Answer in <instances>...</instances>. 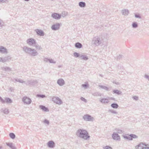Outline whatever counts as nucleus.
I'll list each match as a JSON object with an SVG mask.
<instances>
[{
	"mask_svg": "<svg viewBox=\"0 0 149 149\" xmlns=\"http://www.w3.org/2000/svg\"><path fill=\"white\" fill-rule=\"evenodd\" d=\"M75 46L77 48H81L82 47V45L80 43L78 42L75 44Z\"/></svg>",
	"mask_w": 149,
	"mask_h": 149,
	"instance_id": "393cba45",
	"label": "nucleus"
},
{
	"mask_svg": "<svg viewBox=\"0 0 149 149\" xmlns=\"http://www.w3.org/2000/svg\"><path fill=\"white\" fill-rule=\"evenodd\" d=\"M2 147L1 146H0V149H2Z\"/></svg>",
	"mask_w": 149,
	"mask_h": 149,
	"instance_id": "69168bd1",
	"label": "nucleus"
},
{
	"mask_svg": "<svg viewBox=\"0 0 149 149\" xmlns=\"http://www.w3.org/2000/svg\"><path fill=\"white\" fill-rule=\"evenodd\" d=\"M39 107L40 109H42L43 111L45 112H48L49 111V110L48 108L44 106L40 105L39 106Z\"/></svg>",
	"mask_w": 149,
	"mask_h": 149,
	"instance_id": "6ab92c4d",
	"label": "nucleus"
},
{
	"mask_svg": "<svg viewBox=\"0 0 149 149\" xmlns=\"http://www.w3.org/2000/svg\"><path fill=\"white\" fill-rule=\"evenodd\" d=\"M112 107L114 109H117L119 107L118 104L116 103H113L111 104Z\"/></svg>",
	"mask_w": 149,
	"mask_h": 149,
	"instance_id": "bb28decb",
	"label": "nucleus"
},
{
	"mask_svg": "<svg viewBox=\"0 0 149 149\" xmlns=\"http://www.w3.org/2000/svg\"><path fill=\"white\" fill-rule=\"evenodd\" d=\"M145 78H146L148 79V80L149 81V76L148 75L146 74L145 75Z\"/></svg>",
	"mask_w": 149,
	"mask_h": 149,
	"instance_id": "864d4df0",
	"label": "nucleus"
},
{
	"mask_svg": "<svg viewBox=\"0 0 149 149\" xmlns=\"http://www.w3.org/2000/svg\"><path fill=\"white\" fill-rule=\"evenodd\" d=\"M0 62H3V58L0 57Z\"/></svg>",
	"mask_w": 149,
	"mask_h": 149,
	"instance_id": "680f3d73",
	"label": "nucleus"
},
{
	"mask_svg": "<svg viewBox=\"0 0 149 149\" xmlns=\"http://www.w3.org/2000/svg\"><path fill=\"white\" fill-rule=\"evenodd\" d=\"M57 84L60 86H63L65 84V82L63 79L61 78L57 80Z\"/></svg>",
	"mask_w": 149,
	"mask_h": 149,
	"instance_id": "2eb2a0df",
	"label": "nucleus"
},
{
	"mask_svg": "<svg viewBox=\"0 0 149 149\" xmlns=\"http://www.w3.org/2000/svg\"><path fill=\"white\" fill-rule=\"evenodd\" d=\"M35 31L38 36H43L45 35L44 32L41 30L36 29L35 30Z\"/></svg>",
	"mask_w": 149,
	"mask_h": 149,
	"instance_id": "ddd939ff",
	"label": "nucleus"
},
{
	"mask_svg": "<svg viewBox=\"0 0 149 149\" xmlns=\"http://www.w3.org/2000/svg\"><path fill=\"white\" fill-rule=\"evenodd\" d=\"M80 99L82 101H84L85 102H87L86 100L84 98L81 97Z\"/></svg>",
	"mask_w": 149,
	"mask_h": 149,
	"instance_id": "603ef678",
	"label": "nucleus"
},
{
	"mask_svg": "<svg viewBox=\"0 0 149 149\" xmlns=\"http://www.w3.org/2000/svg\"><path fill=\"white\" fill-rule=\"evenodd\" d=\"M104 149H113L110 146H106L103 147Z\"/></svg>",
	"mask_w": 149,
	"mask_h": 149,
	"instance_id": "37998d69",
	"label": "nucleus"
},
{
	"mask_svg": "<svg viewBox=\"0 0 149 149\" xmlns=\"http://www.w3.org/2000/svg\"><path fill=\"white\" fill-rule=\"evenodd\" d=\"M112 137L114 140L120 141V136L116 133L113 132L112 135Z\"/></svg>",
	"mask_w": 149,
	"mask_h": 149,
	"instance_id": "6e6552de",
	"label": "nucleus"
},
{
	"mask_svg": "<svg viewBox=\"0 0 149 149\" xmlns=\"http://www.w3.org/2000/svg\"><path fill=\"white\" fill-rule=\"evenodd\" d=\"M121 12L123 15H127L129 13V11L127 9H125L123 10Z\"/></svg>",
	"mask_w": 149,
	"mask_h": 149,
	"instance_id": "412c9836",
	"label": "nucleus"
},
{
	"mask_svg": "<svg viewBox=\"0 0 149 149\" xmlns=\"http://www.w3.org/2000/svg\"><path fill=\"white\" fill-rule=\"evenodd\" d=\"M45 61H49L50 63H55L56 62V61H54V60L52 59H49L48 58H45Z\"/></svg>",
	"mask_w": 149,
	"mask_h": 149,
	"instance_id": "2f4dec72",
	"label": "nucleus"
},
{
	"mask_svg": "<svg viewBox=\"0 0 149 149\" xmlns=\"http://www.w3.org/2000/svg\"><path fill=\"white\" fill-rule=\"evenodd\" d=\"M132 27L133 28H136L138 27V24L136 22H134L132 24Z\"/></svg>",
	"mask_w": 149,
	"mask_h": 149,
	"instance_id": "c85d7f7f",
	"label": "nucleus"
},
{
	"mask_svg": "<svg viewBox=\"0 0 149 149\" xmlns=\"http://www.w3.org/2000/svg\"><path fill=\"white\" fill-rule=\"evenodd\" d=\"M2 69L3 70L5 71H10L11 69L8 67H3L2 68Z\"/></svg>",
	"mask_w": 149,
	"mask_h": 149,
	"instance_id": "c756f323",
	"label": "nucleus"
},
{
	"mask_svg": "<svg viewBox=\"0 0 149 149\" xmlns=\"http://www.w3.org/2000/svg\"><path fill=\"white\" fill-rule=\"evenodd\" d=\"M110 99L112 100H116L115 98L114 97H111L110 98Z\"/></svg>",
	"mask_w": 149,
	"mask_h": 149,
	"instance_id": "052dcab7",
	"label": "nucleus"
},
{
	"mask_svg": "<svg viewBox=\"0 0 149 149\" xmlns=\"http://www.w3.org/2000/svg\"><path fill=\"white\" fill-rule=\"evenodd\" d=\"M6 144L12 149H17L16 147L13 145L12 143H6Z\"/></svg>",
	"mask_w": 149,
	"mask_h": 149,
	"instance_id": "a211bd4d",
	"label": "nucleus"
},
{
	"mask_svg": "<svg viewBox=\"0 0 149 149\" xmlns=\"http://www.w3.org/2000/svg\"><path fill=\"white\" fill-rule=\"evenodd\" d=\"M35 45H34V46H35L36 48L37 49H38V50H40L42 49V48L40 46H39L38 44H35Z\"/></svg>",
	"mask_w": 149,
	"mask_h": 149,
	"instance_id": "58836bf2",
	"label": "nucleus"
},
{
	"mask_svg": "<svg viewBox=\"0 0 149 149\" xmlns=\"http://www.w3.org/2000/svg\"><path fill=\"white\" fill-rule=\"evenodd\" d=\"M3 24V22L2 20L0 19V26H2Z\"/></svg>",
	"mask_w": 149,
	"mask_h": 149,
	"instance_id": "4d7b16f0",
	"label": "nucleus"
},
{
	"mask_svg": "<svg viewBox=\"0 0 149 149\" xmlns=\"http://www.w3.org/2000/svg\"><path fill=\"white\" fill-rule=\"evenodd\" d=\"M143 146H144V143H140L139 144L136 146L135 149H142Z\"/></svg>",
	"mask_w": 149,
	"mask_h": 149,
	"instance_id": "4be33fe9",
	"label": "nucleus"
},
{
	"mask_svg": "<svg viewBox=\"0 0 149 149\" xmlns=\"http://www.w3.org/2000/svg\"><path fill=\"white\" fill-rule=\"evenodd\" d=\"M76 134L77 136L85 140H89L90 137L88 132L85 130L79 129L77 131Z\"/></svg>",
	"mask_w": 149,
	"mask_h": 149,
	"instance_id": "f257e3e1",
	"label": "nucleus"
},
{
	"mask_svg": "<svg viewBox=\"0 0 149 149\" xmlns=\"http://www.w3.org/2000/svg\"><path fill=\"white\" fill-rule=\"evenodd\" d=\"M10 90L11 91H12V89H13V88H10Z\"/></svg>",
	"mask_w": 149,
	"mask_h": 149,
	"instance_id": "0e129e2a",
	"label": "nucleus"
},
{
	"mask_svg": "<svg viewBox=\"0 0 149 149\" xmlns=\"http://www.w3.org/2000/svg\"><path fill=\"white\" fill-rule=\"evenodd\" d=\"M133 99L135 100H137L139 99V97L136 96H135L132 97Z\"/></svg>",
	"mask_w": 149,
	"mask_h": 149,
	"instance_id": "49530a36",
	"label": "nucleus"
},
{
	"mask_svg": "<svg viewBox=\"0 0 149 149\" xmlns=\"http://www.w3.org/2000/svg\"><path fill=\"white\" fill-rule=\"evenodd\" d=\"M73 54L74 56L76 58H77L79 57H80V56L79 54L77 52H74Z\"/></svg>",
	"mask_w": 149,
	"mask_h": 149,
	"instance_id": "e433bc0d",
	"label": "nucleus"
},
{
	"mask_svg": "<svg viewBox=\"0 0 149 149\" xmlns=\"http://www.w3.org/2000/svg\"><path fill=\"white\" fill-rule=\"evenodd\" d=\"M144 146H145L146 147H149V145L147 144H146L145 143H144Z\"/></svg>",
	"mask_w": 149,
	"mask_h": 149,
	"instance_id": "13d9d810",
	"label": "nucleus"
},
{
	"mask_svg": "<svg viewBox=\"0 0 149 149\" xmlns=\"http://www.w3.org/2000/svg\"><path fill=\"white\" fill-rule=\"evenodd\" d=\"M92 95L94 96L100 95V94L98 92H95L92 93Z\"/></svg>",
	"mask_w": 149,
	"mask_h": 149,
	"instance_id": "79ce46f5",
	"label": "nucleus"
},
{
	"mask_svg": "<svg viewBox=\"0 0 149 149\" xmlns=\"http://www.w3.org/2000/svg\"><path fill=\"white\" fill-rule=\"evenodd\" d=\"M3 112L4 114H7L9 113V111L8 109L5 108L3 110Z\"/></svg>",
	"mask_w": 149,
	"mask_h": 149,
	"instance_id": "4c0bfd02",
	"label": "nucleus"
},
{
	"mask_svg": "<svg viewBox=\"0 0 149 149\" xmlns=\"http://www.w3.org/2000/svg\"><path fill=\"white\" fill-rule=\"evenodd\" d=\"M82 87H84L85 88H87L89 87V84L88 83L82 84Z\"/></svg>",
	"mask_w": 149,
	"mask_h": 149,
	"instance_id": "a19ab883",
	"label": "nucleus"
},
{
	"mask_svg": "<svg viewBox=\"0 0 149 149\" xmlns=\"http://www.w3.org/2000/svg\"><path fill=\"white\" fill-rule=\"evenodd\" d=\"M128 136L127 135H123V137L125 139L130 140H132L133 139L137 138L138 136L136 135L133 134H131L130 135L127 134Z\"/></svg>",
	"mask_w": 149,
	"mask_h": 149,
	"instance_id": "20e7f679",
	"label": "nucleus"
},
{
	"mask_svg": "<svg viewBox=\"0 0 149 149\" xmlns=\"http://www.w3.org/2000/svg\"><path fill=\"white\" fill-rule=\"evenodd\" d=\"M15 79L16 81L19 82V83H23L25 82V81L22 79Z\"/></svg>",
	"mask_w": 149,
	"mask_h": 149,
	"instance_id": "c9c22d12",
	"label": "nucleus"
},
{
	"mask_svg": "<svg viewBox=\"0 0 149 149\" xmlns=\"http://www.w3.org/2000/svg\"><path fill=\"white\" fill-rule=\"evenodd\" d=\"M135 17L136 18H139L141 19V17L140 16L139 14H135Z\"/></svg>",
	"mask_w": 149,
	"mask_h": 149,
	"instance_id": "a18cd8bd",
	"label": "nucleus"
},
{
	"mask_svg": "<svg viewBox=\"0 0 149 149\" xmlns=\"http://www.w3.org/2000/svg\"><path fill=\"white\" fill-rule=\"evenodd\" d=\"M142 149H149V147H146L144 146H143Z\"/></svg>",
	"mask_w": 149,
	"mask_h": 149,
	"instance_id": "bf43d9fd",
	"label": "nucleus"
},
{
	"mask_svg": "<svg viewBox=\"0 0 149 149\" xmlns=\"http://www.w3.org/2000/svg\"><path fill=\"white\" fill-rule=\"evenodd\" d=\"M51 17L56 19H59L61 17V15L57 13H53L51 15Z\"/></svg>",
	"mask_w": 149,
	"mask_h": 149,
	"instance_id": "0eeeda50",
	"label": "nucleus"
},
{
	"mask_svg": "<svg viewBox=\"0 0 149 149\" xmlns=\"http://www.w3.org/2000/svg\"><path fill=\"white\" fill-rule=\"evenodd\" d=\"M5 102L7 103H10L12 102V100L9 98H5Z\"/></svg>",
	"mask_w": 149,
	"mask_h": 149,
	"instance_id": "7c9ffc66",
	"label": "nucleus"
},
{
	"mask_svg": "<svg viewBox=\"0 0 149 149\" xmlns=\"http://www.w3.org/2000/svg\"><path fill=\"white\" fill-rule=\"evenodd\" d=\"M113 94H116L118 95H122V92L118 89L114 90L113 91Z\"/></svg>",
	"mask_w": 149,
	"mask_h": 149,
	"instance_id": "5701e85b",
	"label": "nucleus"
},
{
	"mask_svg": "<svg viewBox=\"0 0 149 149\" xmlns=\"http://www.w3.org/2000/svg\"><path fill=\"white\" fill-rule=\"evenodd\" d=\"M60 26V24L57 23L53 25L52 26L51 28L52 30L56 31L59 29Z\"/></svg>",
	"mask_w": 149,
	"mask_h": 149,
	"instance_id": "9b49d317",
	"label": "nucleus"
},
{
	"mask_svg": "<svg viewBox=\"0 0 149 149\" xmlns=\"http://www.w3.org/2000/svg\"><path fill=\"white\" fill-rule=\"evenodd\" d=\"M52 100L56 104H60L62 103V100L58 97H54L52 98Z\"/></svg>",
	"mask_w": 149,
	"mask_h": 149,
	"instance_id": "1a4fd4ad",
	"label": "nucleus"
},
{
	"mask_svg": "<svg viewBox=\"0 0 149 149\" xmlns=\"http://www.w3.org/2000/svg\"><path fill=\"white\" fill-rule=\"evenodd\" d=\"M102 40L103 39L101 36H95L93 38L92 43L93 45L97 46L102 44Z\"/></svg>",
	"mask_w": 149,
	"mask_h": 149,
	"instance_id": "7ed1b4c3",
	"label": "nucleus"
},
{
	"mask_svg": "<svg viewBox=\"0 0 149 149\" xmlns=\"http://www.w3.org/2000/svg\"><path fill=\"white\" fill-rule=\"evenodd\" d=\"M38 81L36 80H31L28 81L27 83L29 84H30L31 85H35L37 84L38 83Z\"/></svg>",
	"mask_w": 149,
	"mask_h": 149,
	"instance_id": "dca6fc26",
	"label": "nucleus"
},
{
	"mask_svg": "<svg viewBox=\"0 0 149 149\" xmlns=\"http://www.w3.org/2000/svg\"><path fill=\"white\" fill-rule=\"evenodd\" d=\"M115 130L117 131L116 133L117 134H121L123 132V131L119 128H116Z\"/></svg>",
	"mask_w": 149,
	"mask_h": 149,
	"instance_id": "473e14b6",
	"label": "nucleus"
},
{
	"mask_svg": "<svg viewBox=\"0 0 149 149\" xmlns=\"http://www.w3.org/2000/svg\"><path fill=\"white\" fill-rule=\"evenodd\" d=\"M80 57L81 58V59H83L85 61L88 60V56L84 55H80Z\"/></svg>",
	"mask_w": 149,
	"mask_h": 149,
	"instance_id": "a878e982",
	"label": "nucleus"
},
{
	"mask_svg": "<svg viewBox=\"0 0 149 149\" xmlns=\"http://www.w3.org/2000/svg\"><path fill=\"white\" fill-rule=\"evenodd\" d=\"M0 52L2 54H7L8 53L7 49L4 47L0 46Z\"/></svg>",
	"mask_w": 149,
	"mask_h": 149,
	"instance_id": "f8f14e48",
	"label": "nucleus"
},
{
	"mask_svg": "<svg viewBox=\"0 0 149 149\" xmlns=\"http://www.w3.org/2000/svg\"><path fill=\"white\" fill-rule=\"evenodd\" d=\"M0 101L2 103H4L5 102V100H4L0 96Z\"/></svg>",
	"mask_w": 149,
	"mask_h": 149,
	"instance_id": "09e8293b",
	"label": "nucleus"
},
{
	"mask_svg": "<svg viewBox=\"0 0 149 149\" xmlns=\"http://www.w3.org/2000/svg\"><path fill=\"white\" fill-rule=\"evenodd\" d=\"M79 5L81 7H85L86 4L85 2L81 1L79 3Z\"/></svg>",
	"mask_w": 149,
	"mask_h": 149,
	"instance_id": "cd10ccee",
	"label": "nucleus"
},
{
	"mask_svg": "<svg viewBox=\"0 0 149 149\" xmlns=\"http://www.w3.org/2000/svg\"><path fill=\"white\" fill-rule=\"evenodd\" d=\"M0 101L2 103H4L5 102V100H4L0 96Z\"/></svg>",
	"mask_w": 149,
	"mask_h": 149,
	"instance_id": "8fccbe9b",
	"label": "nucleus"
},
{
	"mask_svg": "<svg viewBox=\"0 0 149 149\" xmlns=\"http://www.w3.org/2000/svg\"><path fill=\"white\" fill-rule=\"evenodd\" d=\"M9 136L10 138L12 139H14L15 138V135L13 133H10L9 134Z\"/></svg>",
	"mask_w": 149,
	"mask_h": 149,
	"instance_id": "72a5a7b5",
	"label": "nucleus"
},
{
	"mask_svg": "<svg viewBox=\"0 0 149 149\" xmlns=\"http://www.w3.org/2000/svg\"><path fill=\"white\" fill-rule=\"evenodd\" d=\"M22 100L24 103L26 104H30L31 102V100L27 97H23L22 99Z\"/></svg>",
	"mask_w": 149,
	"mask_h": 149,
	"instance_id": "9d476101",
	"label": "nucleus"
},
{
	"mask_svg": "<svg viewBox=\"0 0 149 149\" xmlns=\"http://www.w3.org/2000/svg\"><path fill=\"white\" fill-rule=\"evenodd\" d=\"M25 1H30V0H24Z\"/></svg>",
	"mask_w": 149,
	"mask_h": 149,
	"instance_id": "338daca9",
	"label": "nucleus"
},
{
	"mask_svg": "<svg viewBox=\"0 0 149 149\" xmlns=\"http://www.w3.org/2000/svg\"><path fill=\"white\" fill-rule=\"evenodd\" d=\"M36 96L37 97H40L41 98H43L46 97L45 95L41 94H37Z\"/></svg>",
	"mask_w": 149,
	"mask_h": 149,
	"instance_id": "f704fd0d",
	"label": "nucleus"
},
{
	"mask_svg": "<svg viewBox=\"0 0 149 149\" xmlns=\"http://www.w3.org/2000/svg\"><path fill=\"white\" fill-rule=\"evenodd\" d=\"M23 50L25 53L31 56H35L38 54V53L35 49L26 46L23 47Z\"/></svg>",
	"mask_w": 149,
	"mask_h": 149,
	"instance_id": "f03ea898",
	"label": "nucleus"
},
{
	"mask_svg": "<svg viewBox=\"0 0 149 149\" xmlns=\"http://www.w3.org/2000/svg\"><path fill=\"white\" fill-rule=\"evenodd\" d=\"M113 83L116 85H119L120 83L118 82H116L115 80H113L112 81Z\"/></svg>",
	"mask_w": 149,
	"mask_h": 149,
	"instance_id": "3c124183",
	"label": "nucleus"
},
{
	"mask_svg": "<svg viewBox=\"0 0 149 149\" xmlns=\"http://www.w3.org/2000/svg\"><path fill=\"white\" fill-rule=\"evenodd\" d=\"M109 111L111 112V113H115L116 114H118V112H116V111L112 110H109Z\"/></svg>",
	"mask_w": 149,
	"mask_h": 149,
	"instance_id": "c03bdc74",
	"label": "nucleus"
},
{
	"mask_svg": "<svg viewBox=\"0 0 149 149\" xmlns=\"http://www.w3.org/2000/svg\"><path fill=\"white\" fill-rule=\"evenodd\" d=\"M100 101L101 103L104 104L107 103L109 102L108 100L107 99L105 98L102 99Z\"/></svg>",
	"mask_w": 149,
	"mask_h": 149,
	"instance_id": "b1692460",
	"label": "nucleus"
},
{
	"mask_svg": "<svg viewBox=\"0 0 149 149\" xmlns=\"http://www.w3.org/2000/svg\"><path fill=\"white\" fill-rule=\"evenodd\" d=\"M47 146L49 148H53L55 146V143L52 141H49L47 143Z\"/></svg>",
	"mask_w": 149,
	"mask_h": 149,
	"instance_id": "4468645a",
	"label": "nucleus"
},
{
	"mask_svg": "<svg viewBox=\"0 0 149 149\" xmlns=\"http://www.w3.org/2000/svg\"><path fill=\"white\" fill-rule=\"evenodd\" d=\"M11 57L10 56H7L4 58H3V63H4L6 61H9L11 60Z\"/></svg>",
	"mask_w": 149,
	"mask_h": 149,
	"instance_id": "aec40b11",
	"label": "nucleus"
},
{
	"mask_svg": "<svg viewBox=\"0 0 149 149\" xmlns=\"http://www.w3.org/2000/svg\"><path fill=\"white\" fill-rule=\"evenodd\" d=\"M67 12H65V11L63 12L62 13V15H61V16H62V17H64L67 15Z\"/></svg>",
	"mask_w": 149,
	"mask_h": 149,
	"instance_id": "ea45409f",
	"label": "nucleus"
},
{
	"mask_svg": "<svg viewBox=\"0 0 149 149\" xmlns=\"http://www.w3.org/2000/svg\"><path fill=\"white\" fill-rule=\"evenodd\" d=\"M52 1H53L54 0H51Z\"/></svg>",
	"mask_w": 149,
	"mask_h": 149,
	"instance_id": "774afa93",
	"label": "nucleus"
},
{
	"mask_svg": "<svg viewBox=\"0 0 149 149\" xmlns=\"http://www.w3.org/2000/svg\"><path fill=\"white\" fill-rule=\"evenodd\" d=\"M99 75H100V76H101V77H103V75H102V74H99Z\"/></svg>",
	"mask_w": 149,
	"mask_h": 149,
	"instance_id": "e2e57ef3",
	"label": "nucleus"
},
{
	"mask_svg": "<svg viewBox=\"0 0 149 149\" xmlns=\"http://www.w3.org/2000/svg\"><path fill=\"white\" fill-rule=\"evenodd\" d=\"M27 43L30 45L34 46V45L36 44V41L33 38L28 39L27 40Z\"/></svg>",
	"mask_w": 149,
	"mask_h": 149,
	"instance_id": "423d86ee",
	"label": "nucleus"
},
{
	"mask_svg": "<svg viewBox=\"0 0 149 149\" xmlns=\"http://www.w3.org/2000/svg\"><path fill=\"white\" fill-rule=\"evenodd\" d=\"M122 56L120 55H119V56H118L117 57V59L118 60L120 59V58H121L122 57Z\"/></svg>",
	"mask_w": 149,
	"mask_h": 149,
	"instance_id": "5fc2aeb1",
	"label": "nucleus"
},
{
	"mask_svg": "<svg viewBox=\"0 0 149 149\" xmlns=\"http://www.w3.org/2000/svg\"><path fill=\"white\" fill-rule=\"evenodd\" d=\"M7 0H0V3H3L5 2Z\"/></svg>",
	"mask_w": 149,
	"mask_h": 149,
	"instance_id": "6e6d98bb",
	"label": "nucleus"
},
{
	"mask_svg": "<svg viewBox=\"0 0 149 149\" xmlns=\"http://www.w3.org/2000/svg\"><path fill=\"white\" fill-rule=\"evenodd\" d=\"M83 118L86 121H92L94 119L93 117L88 114L84 115L83 116Z\"/></svg>",
	"mask_w": 149,
	"mask_h": 149,
	"instance_id": "39448f33",
	"label": "nucleus"
},
{
	"mask_svg": "<svg viewBox=\"0 0 149 149\" xmlns=\"http://www.w3.org/2000/svg\"><path fill=\"white\" fill-rule=\"evenodd\" d=\"M99 87H100L101 88L104 89L107 91H109L111 90V87H108L105 86H103L102 85H100L99 86Z\"/></svg>",
	"mask_w": 149,
	"mask_h": 149,
	"instance_id": "f3484780",
	"label": "nucleus"
},
{
	"mask_svg": "<svg viewBox=\"0 0 149 149\" xmlns=\"http://www.w3.org/2000/svg\"><path fill=\"white\" fill-rule=\"evenodd\" d=\"M44 122L48 125H49V121L47 119H45L44 121Z\"/></svg>",
	"mask_w": 149,
	"mask_h": 149,
	"instance_id": "de8ad7c7",
	"label": "nucleus"
}]
</instances>
